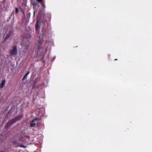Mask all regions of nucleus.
<instances>
[{"label":"nucleus","instance_id":"423d86ee","mask_svg":"<svg viewBox=\"0 0 152 152\" xmlns=\"http://www.w3.org/2000/svg\"><path fill=\"white\" fill-rule=\"evenodd\" d=\"M37 120V119H34V120H33L31 121V123L30 124V126L31 127H33L34 126H35L36 125V124L34 123V121L35 120Z\"/></svg>","mask_w":152,"mask_h":152},{"label":"nucleus","instance_id":"1a4fd4ad","mask_svg":"<svg viewBox=\"0 0 152 152\" xmlns=\"http://www.w3.org/2000/svg\"><path fill=\"white\" fill-rule=\"evenodd\" d=\"M53 31H52V29L50 28H49L48 30V35L49 36L51 37L52 35Z\"/></svg>","mask_w":152,"mask_h":152},{"label":"nucleus","instance_id":"f03ea898","mask_svg":"<svg viewBox=\"0 0 152 152\" xmlns=\"http://www.w3.org/2000/svg\"><path fill=\"white\" fill-rule=\"evenodd\" d=\"M15 123V122H14V120L13 119H12L9 122H8L6 125L5 126V128H7L9 127L12 124Z\"/></svg>","mask_w":152,"mask_h":152},{"label":"nucleus","instance_id":"b1692460","mask_svg":"<svg viewBox=\"0 0 152 152\" xmlns=\"http://www.w3.org/2000/svg\"><path fill=\"white\" fill-rule=\"evenodd\" d=\"M116 60H117V59H115L114 60V61H116Z\"/></svg>","mask_w":152,"mask_h":152},{"label":"nucleus","instance_id":"7ed1b4c3","mask_svg":"<svg viewBox=\"0 0 152 152\" xmlns=\"http://www.w3.org/2000/svg\"><path fill=\"white\" fill-rule=\"evenodd\" d=\"M42 44L39 41H38L37 42V46L38 47V51H37V53L38 54L39 52V51H42V49L41 48Z\"/></svg>","mask_w":152,"mask_h":152},{"label":"nucleus","instance_id":"0eeeda50","mask_svg":"<svg viewBox=\"0 0 152 152\" xmlns=\"http://www.w3.org/2000/svg\"><path fill=\"white\" fill-rule=\"evenodd\" d=\"M6 82V80H2L1 83L0 84V88H2L4 86L5 83Z\"/></svg>","mask_w":152,"mask_h":152},{"label":"nucleus","instance_id":"a211bd4d","mask_svg":"<svg viewBox=\"0 0 152 152\" xmlns=\"http://www.w3.org/2000/svg\"><path fill=\"white\" fill-rule=\"evenodd\" d=\"M13 142L15 144H17L18 143L17 141H14Z\"/></svg>","mask_w":152,"mask_h":152},{"label":"nucleus","instance_id":"5701e85b","mask_svg":"<svg viewBox=\"0 0 152 152\" xmlns=\"http://www.w3.org/2000/svg\"><path fill=\"white\" fill-rule=\"evenodd\" d=\"M0 152H5V151H0Z\"/></svg>","mask_w":152,"mask_h":152},{"label":"nucleus","instance_id":"6ab92c4d","mask_svg":"<svg viewBox=\"0 0 152 152\" xmlns=\"http://www.w3.org/2000/svg\"><path fill=\"white\" fill-rule=\"evenodd\" d=\"M26 77H27V76H26V75H25L24 76V77H23V80H24L25 79V78H26Z\"/></svg>","mask_w":152,"mask_h":152},{"label":"nucleus","instance_id":"9d476101","mask_svg":"<svg viewBox=\"0 0 152 152\" xmlns=\"http://www.w3.org/2000/svg\"><path fill=\"white\" fill-rule=\"evenodd\" d=\"M37 1L40 2L41 5L43 7H45V3L44 1H43V0H37Z\"/></svg>","mask_w":152,"mask_h":152},{"label":"nucleus","instance_id":"6e6552de","mask_svg":"<svg viewBox=\"0 0 152 152\" xmlns=\"http://www.w3.org/2000/svg\"><path fill=\"white\" fill-rule=\"evenodd\" d=\"M11 32L9 31L7 34L6 37H5L4 39L5 40H6L7 39H8L10 37V35L11 34Z\"/></svg>","mask_w":152,"mask_h":152},{"label":"nucleus","instance_id":"aec40b11","mask_svg":"<svg viewBox=\"0 0 152 152\" xmlns=\"http://www.w3.org/2000/svg\"><path fill=\"white\" fill-rule=\"evenodd\" d=\"M31 35H30V34H28V38H31Z\"/></svg>","mask_w":152,"mask_h":152},{"label":"nucleus","instance_id":"39448f33","mask_svg":"<svg viewBox=\"0 0 152 152\" xmlns=\"http://www.w3.org/2000/svg\"><path fill=\"white\" fill-rule=\"evenodd\" d=\"M35 27L36 30V31L37 33H38L39 31V21L38 20H37L36 21L35 25Z\"/></svg>","mask_w":152,"mask_h":152},{"label":"nucleus","instance_id":"f8f14e48","mask_svg":"<svg viewBox=\"0 0 152 152\" xmlns=\"http://www.w3.org/2000/svg\"><path fill=\"white\" fill-rule=\"evenodd\" d=\"M19 146L20 147H21V148H26L27 147L26 146L24 145L23 144H20V145H18L17 147H18Z\"/></svg>","mask_w":152,"mask_h":152},{"label":"nucleus","instance_id":"412c9836","mask_svg":"<svg viewBox=\"0 0 152 152\" xmlns=\"http://www.w3.org/2000/svg\"><path fill=\"white\" fill-rule=\"evenodd\" d=\"M10 110L9 111V112L8 113L7 115H8L10 113Z\"/></svg>","mask_w":152,"mask_h":152},{"label":"nucleus","instance_id":"20e7f679","mask_svg":"<svg viewBox=\"0 0 152 152\" xmlns=\"http://www.w3.org/2000/svg\"><path fill=\"white\" fill-rule=\"evenodd\" d=\"M23 115H19L14 118L13 119L15 123L17 121L20 120L23 117Z\"/></svg>","mask_w":152,"mask_h":152},{"label":"nucleus","instance_id":"2eb2a0df","mask_svg":"<svg viewBox=\"0 0 152 152\" xmlns=\"http://www.w3.org/2000/svg\"><path fill=\"white\" fill-rule=\"evenodd\" d=\"M26 137V138H28V140H29L30 139V137L29 136H25V137Z\"/></svg>","mask_w":152,"mask_h":152},{"label":"nucleus","instance_id":"4468645a","mask_svg":"<svg viewBox=\"0 0 152 152\" xmlns=\"http://www.w3.org/2000/svg\"><path fill=\"white\" fill-rule=\"evenodd\" d=\"M18 8H15V12L16 13H18Z\"/></svg>","mask_w":152,"mask_h":152},{"label":"nucleus","instance_id":"4be33fe9","mask_svg":"<svg viewBox=\"0 0 152 152\" xmlns=\"http://www.w3.org/2000/svg\"><path fill=\"white\" fill-rule=\"evenodd\" d=\"M29 46L28 45H27L26 47L27 48H29Z\"/></svg>","mask_w":152,"mask_h":152},{"label":"nucleus","instance_id":"dca6fc26","mask_svg":"<svg viewBox=\"0 0 152 152\" xmlns=\"http://www.w3.org/2000/svg\"><path fill=\"white\" fill-rule=\"evenodd\" d=\"M32 5L34 7H35L37 5V4L36 3L34 2L33 3Z\"/></svg>","mask_w":152,"mask_h":152},{"label":"nucleus","instance_id":"f3484780","mask_svg":"<svg viewBox=\"0 0 152 152\" xmlns=\"http://www.w3.org/2000/svg\"><path fill=\"white\" fill-rule=\"evenodd\" d=\"M30 73V72L29 71H28V72L26 73V74L25 75H26V76L27 77V76H28V75Z\"/></svg>","mask_w":152,"mask_h":152},{"label":"nucleus","instance_id":"f257e3e1","mask_svg":"<svg viewBox=\"0 0 152 152\" xmlns=\"http://www.w3.org/2000/svg\"><path fill=\"white\" fill-rule=\"evenodd\" d=\"M10 53L11 56H14L17 54V50L16 46L13 47L12 50H10Z\"/></svg>","mask_w":152,"mask_h":152},{"label":"nucleus","instance_id":"ddd939ff","mask_svg":"<svg viewBox=\"0 0 152 152\" xmlns=\"http://www.w3.org/2000/svg\"><path fill=\"white\" fill-rule=\"evenodd\" d=\"M53 45V42H48V46L49 45H50V46H52Z\"/></svg>","mask_w":152,"mask_h":152},{"label":"nucleus","instance_id":"9b49d317","mask_svg":"<svg viewBox=\"0 0 152 152\" xmlns=\"http://www.w3.org/2000/svg\"><path fill=\"white\" fill-rule=\"evenodd\" d=\"M19 140L20 141H22L23 142H26V140L24 137H21L19 138Z\"/></svg>","mask_w":152,"mask_h":152}]
</instances>
